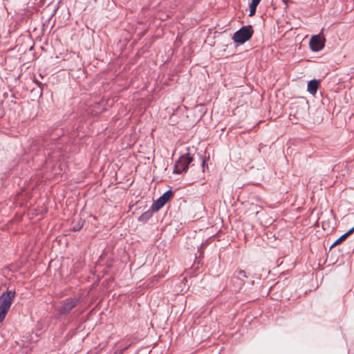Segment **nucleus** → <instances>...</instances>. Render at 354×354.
Here are the masks:
<instances>
[{
	"instance_id": "f257e3e1",
	"label": "nucleus",
	"mask_w": 354,
	"mask_h": 354,
	"mask_svg": "<svg viewBox=\"0 0 354 354\" xmlns=\"http://www.w3.org/2000/svg\"><path fill=\"white\" fill-rule=\"evenodd\" d=\"M15 297V290H7L0 297V323L5 319Z\"/></svg>"
},
{
	"instance_id": "f03ea898",
	"label": "nucleus",
	"mask_w": 354,
	"mask_h": 354,
	"mask_svg": "<svg viewBox=\"0 0 354 354\" xmlns=\"http://www.w3.org/2000/svg\"><path fill=\"white\" fill-rule=\"evenodd\" d=\"M253 32L251 26H243L240 30L235 32L232 39L236 43L243 44L252 37Z\"/></svg>"
},
{
	"instance_id": "7ed1b4c3",
	"label": "nucleus",
	"mask_w": 354,
	"mask_h": 354,
	"mask_svg": "<svg viewBox=\"0 0 354 354\" xmlns=\"http://www.w3.org/2000/svg\"><path fill=\"white\" fill-rule=\"evenodd\" d=\"M192 160L193 158L190 156L189 153H187L182 155L175 163L174 173L181 174L186 171Z\"/></svg>"
},
{
	"instance_id": "20e7f679",
	"label": "nucleus",
	"mask_w": 354,
	"mask_h": 354,
	"mask_svg": "<svg viewBox=\"0 0 354 354\" xmlns=\"http://www.w3.org/2000/svg\"><path fill=\"white\" fill-rule=\"evenodd\" d=\"M79 298H68L61 303L59 312L61 315L68 314L80 302Z\"/></svg>"
},
{
	"instance_id": "39448f33",
	"label": "nucleus",
	"mask_w": 354,
	"mask_h": 354,
	"mask_svg": "<svg viewBox=\"0 0 354 354\" xmlns=\"http://www.w3.org/2000/svg\"><path fill=\"white\" fill-rule=\"evenodd\" d=\"M174 196V194L171 190L167 191L158 199L153 202L151 206L153 212H158L160 210L168 201H169Z\"/></svg>"
},
{
	"instance_id": "423d86ee",
	"label": "nucleus",
	"mask_w": 354,
	"mask_h": 354,
	"mask_svg": "<svg viewBox=\"0 0 354 354\" xmlns=\"http://www.w3.org/2000/svg\"><path fill=\"white\" fill-rule=\"evenodd\" d=\"M325 38L324 35L319 34L313 35L309 42L310 47L313 51L318 52L324 48Z\"/></svg>"
},
{
	"instance_id": "0eeeda50",
	"label": "nucleus",
	"mask_w": 354,
	"mask_h": 354,
	"mask_svg": "<svg viewBox=\"0 0 354 354\" xmlns=\"http://www.w3.org/2000/svg\"><path fill=\"white\" fill-rule=\"evenodd\" d=\"M236 277L241 281L240 286L242 287L245 283V279L248 278L246 272L243 270L239 269L235 271Z\"/></svg>"
},
{
	"instance_id": "6e6552de",
	"label": "nucleus",
	"mask_w": 354,
	"mask_h": 354,
	"mask_svg": "<svg viewBox=\"0 0 354 354\" xmlns=\"http://www.w3.org/2000/svg\"><path fill=\"white\" fill-rule=\"evenodd\" d=\"M319 84V83L317 80H310L308 83V91L311 94H315L317 91Z\"/></svg>"
},
{
	"instance_id": "1a4fd4ad",
	"label": "nucleus",
	"mask_w": 354,
	"mask_h": 354,
	"mask_svg": "<svg viewBox=\"0 0 354 354\" xmlns=\"http://www.w3.org/2000/svg\"><path fill=\"white\" fill-rule=\"evenodd\" d=\"M354 232V227L349 230L348 232L342 235L339 239H337L335 243L333 244V245H338L344 241L347 237H348L351 234Z\"/></svg>"
},
{
	"instance_id": "9d476101",
	"label": "nucleus",
	"mask_w": 354,
	"mask_h": 354,
	"mask_svg": "<svg viewBox=\"0 0 354 354\" xmlns=\"http://www.w3.org/2000/svg\"><path fill=\"white\" fill-rule=\"evenodd\" d=\"M152 216V214L149 211H147L145 213H143L139 218L138 221H141L142 223H145L147 221H148L151 216Z\"/></svg>"
},
{
	"instance_id": "9b49d317",
	"label": "nucleus",
	"mask_w": 354,
	"mask_h": 354,
	"mask_svg": "<svg viewBox=\"0 0 354 354\" xmlns=\"http://www.w3.org/2000/svg\"><path fill=\"white\" fill-rule=\"evenodd\" d=\"M83 225H84V222L82 221H78L73 227V230L74 232H77L79 230H80L82 229V227H83Z\"/></svg>"
},
{
	"instance_id": "f8f14e48",
	"label": "nucleus",
	"mask_w": 354,
	"mask_h": 354,
	"mask_svg": "<svg viewBox=\"0 0 354 354\" xmlns=\"http://www.w3.org/2000/svg\"><path fill=\"white\" fill-rule=\"evenodd\" d=\"M257 5L253 4V3H250V14H249V16L252 17V16H253L255 14L256 10H257Z\"/></svg>"
},
{
	"instance_id": "ddd939ff",
	"label": "nucleus",
	"mask_w": 354,
	"mask_h": 354,
	"mask_svg": "<svg viewBox=\"0 0 354 354\" xmlns=\"http://www.w3.org/2000/svg\"><path fill=\"white\" fill-rule=\"evenodd\" d=\"M261 1V0H252V3H253V4H255V5L258 6Z\"/></svg>"
},
{
	"instance_id": "4468645a",
	"label": "nucleus",
	"mask_w": 354,
	"mask_h": 354,
	"mask_svg": "<svg viewBox=\"0 0 354 354\" xmlns=\"http://www.w3.org/2000/svg\"><path fill=\"white\" fill-rule=\"evenodd\" d=\"M35 83L37 84L40 88H41V86H44V84H42L40 82H39L38 80H35Z\"/></svg>"
},
{
	"instance_id": "2eb2a0df",
	"label": "nucleus",
	"mask_w": 354,
	"mask_h": 354,
	"mask_svg": "<svg viewBox=\"0 0 354 354\" xmlns=\"http://www.w3.org/2000/svg\"><path fill=\"white\" fill-rule=\"evenodd\" d=\"M205 164V160H203L202 165H203V167H204Z\"/></svg>"
}]
</instances>
